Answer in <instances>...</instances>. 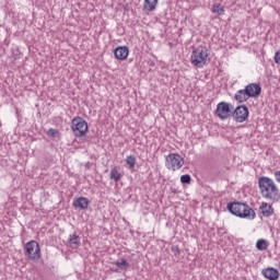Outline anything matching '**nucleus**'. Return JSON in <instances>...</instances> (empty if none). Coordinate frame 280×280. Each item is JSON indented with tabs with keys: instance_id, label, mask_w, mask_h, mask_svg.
I'll list each match as a JSON object with an SVG mask.
<instances>
[{
	"instance_id": "nucleus-11",
	"label": "nucleus",
	"mask_w": 280,
	"mask_h": 280,
	"mask_svg": "<svg viewBox=\"0 0 280 280\" xmlns=\"http://www.w3.org/2000/svg\"><path fill=\"white\" fill-rule=\"evenodd\" d=\"M82 244V238L80 237V235L73 233V234H70L69 237H68V246L69 248H72V249H78L80 248Z\"/></svg>"
},
{
	"instance_id": "nucleus-5",
	"label": "nucleus",
	"mask_w": 280,
	"mask_h": 280,
	"mask_svg": "<svg viewBox=\"0 0 280 280\" xmlns=\"http://www.w3.org/2000/svg\"><path fill=\"white\" fill-rule=\"evenodd\" d=\"M24 255L31 261H38L40 259V245L36 241H30L24 245Z\"/></svg>"
},
{
	"instance_id": "nucleus-16",
	"label": "nucleus",
	"mask_w": 280,
	"mask_h": 280,
	"mask_svg": "<svg viewBox=\"0 0 280 280\" xmlns=\"http://www.w3.org/2000/svg\"><path fill=\"white\" fill-rule=\"evenodd\" d=\"M260 213L265 215V218H270L272 213H275V209L272 206L268 205L267 202H262L261 206L259 207Z\"/></svg>"
},
{
	"instance_id": "nucleus-13",
	"label": "nucleus",
	"mask_w": 280,
	"mask_h": 280,
	"mask_svg": "<svg viewBox=\"0 0 280 280\" xmlns=\"http://www.w3.org/2000/svg\"><path fill=\"white\" fill-rule=\"evenodd\" d=\"M156 5H159V0H144L142 10L145 14H150L156 10Z\"/></svg>"
},
{
	"instance_id": "nucleus-14",
	"label": "nucleus",
	"mask_w": 280,
	"mask_h": 280,
	"mask_svg": "<svg viewBox=\"0 0 280 280\" xmlns=\"http://www.w3.org/2000/svg\"><path fill=\"white\" fill-rule=\"evenodd\" d=\"M89 205H90L89 198H85V197H79L73 201L74 209H81V210L89 209Z\"/></svg>"
},
{
	"instance_id": "nucleus-3",
	"label": "nucleus",
	"mask_w": 280,
	"mask_h": 280,
	"mask_svg": "<svg viewBox=\"0 0 280 280\" xmlns=\"http://www.w3.org/2000/svg\"><path fill=\"white\" fill-rule=\"evenodd\" d=\"M207 58H209V49L205 46H198L191 52L190 62L197 69H202L207 65Z\"/></svg>"
},
{
	"instance_id": "nucleus-17",
	"label": "nucleus",
	"mask_w": 280,
	"mask_h": 280,
	"mask_svg": "<svg viewBox=\"0 0 280 280\" xmlns=\"http://www.w3.org/2000/svg\"><path fill=\"white\" fill-rule=\"evenodd\" d=\"M114 266H117V268H120V270H124V268L128 269L130 268V264L128 260H126V258H122L120 260H116L114 262H112Z\"/></svg>"
},
{
	"instance_id": "nucleus-18",
	"label": "nucleus",
	"mask_w": 280,
	"mask_h": 280,
	"mask_svg": "<svg viewBox=\"0 0 280 280\" xmlns=\"http://www.w3.org/2000/svg\"><path fill=\"white\" fill-rule=\"evenodd\" d=\"M110 180H115V183H119L121 180V174L117 168H113L109 174Z\"/></svg>"
},
{
	"instance_id": "nucleus-24",
	"label": "nucleus",
	"mask_w": 280,
	"mask_h": 280,
	"mask_svg": "<svg viewBox=\"0 0 280 280\" xmlns=\"http://www.w3.org/2000/svg\"><path fill=\"white\" fill-rule=\"evenodd\" d=\"M58 130L57 129H54V128H50V129H48V135L50 136V137H57V135H58Z\"/></svg>"
},
{
	"instance_id": "nucleus-23",
	"label": "nucleus",
	"mask_w": 280,
	"mask_h": 280,
	"mask_svg": "<svg viewBox=\"0 0 280 280\" xmlns=\"http://www.w3.org/2000/svg\"><path fill=\"white\" fill-rule=\"evenodd\" d=\"M172 253H174V255H180V247H178L177 245H174L171 247Z\"/></svg>"
},
{
	"instance_id": "nucleus-8",
	"label": "nucleus",
	"mask_w": 280,
	"mask_h": 280,
	"mask_svg": "<svg viewBox=\"0 0 280 280\" xmlns=\"http://www.w3.org/2000/svg\"><path fill=\"white\" fill-rule=\"evenodd\" d=\"M232 117L238 124H244L248 119V107L245 105H238L232 113Z\"/></svg>"
},
{
	"instance_id": "nucleus-7",
	"label": "nucleus",
	"mask_w": 280,
	"mask_h": 280,
	"mask_svg": "<svg viewBox=\"0 0 280 280\" xmlns=\"http://www.w3.org/2000/svg\"><path fill=\"white\" fill-rule=\"evenodd\" d=\"M232 108H233V105L231 103L220 102L217 105L214 115H215V117H219V119L224 121L225 119H229V117L233 116Z\"/></svg>"
},
{
	"instance_id": "nucleus-22",
	"label": "nucleus",
	"mask_w": 280,
	"mask_h": 280,
	"mask_svg": "<svg viewBox=\"0 0 280 280\" xmlns=\"http://www.w3.org/2000/svg\"><path fill=\"white\" fill-rule=\"evenodd\" d=\"M180 183L183 185H189L191 183V176L189 174L182 175Z\"/></svg>"
},
{
	"instance_id": "nucleus-27",
	"label": "nucleus",
	"mask_w": 280,
	"mask_h": 280,
	"mask_svg": "<svg viewBox=\"0 0 280 280\" xmlns=\"http://www.w3.org/2000/svg\"><path fill=\"white\" fill-rule=\"evenodd\" d=\"M114 272H119V270L118 269H114Z\"/></svg>"
},
{
	"instance_id": "nucleus-10",
	"label": "nucleus",
	"mask_w": 280,
	"mask_h": 280,
	"mask_svg": "<svg viewBox=\"0 0 280 280\" xmlns=\"http://www.w3.org/2000/svg\"><path fill=\"white\" fill-rule=\"evenodd\" d=\"M130 50L128 46H118L114 49V56L116 60H127Z\"/></svg>"
},
{
	"instance_id": "nucleus-15",
	"label": "nucleus",
	"mask_w": 280,
	"mask_h": 280,
	"mask_svg": "<svg viewBox=\"0 0 280 280\" xmlns=\"http://www.w3.org/2000/svg\"><path fill=\"white\" fill-rule=\"evenodd\" d=\"M235 102H238V104H244V102H248L250 100V96H248V93L246 90H238L234 95Z\"/></svg>"
},
{
	"instance_id": "nucleus-26",
	"label": "nucleus",
	"mask_w": 280,
	"mask_h": 280,
	"mask_svg": "<svg viewBox=\"0 0 280 280\" xmlns=\"http://www.w3.org/2000/svg\"><path fill=\"white\" fill-rule=\"evenodd\" d=\"M275 178H276L277 183H280V171L275 172Z\"/></svg>"
},
{
	"instance_id": "nucleus-6",
	"label": "nucleus",
	"mask_w": 280,
	"mask_h": 280,
	"mask_svg": "<svg viewBox=\"0 0 280 280\" xmlns=\"http://www.w3.org/2000/svg\"><path fill=\"white\" fill-rule=\"evenodd\" d=\"M183 165H185V160L178 153H171L165 158L166 170H172L173 172H176L177 170H180Z\"/></svg>"
},
{
	"instance_id": "nucleus-12",
	"label": "nucleus",
	"mask_w": 280,
	"mask_h": 280,
	"mask_svg": "<svg viewBox=\"0 0 280 280\" xmlns=\"http://www.w3.org/2000/svg\"><path fill=\"white\" fill-rule=\"evenodd\" d=\"M261 275H262V277H265V279H268V280L279 279V270H277L272 267H268L266 269H262Z\"/></svg>"
},
{
	"instance_id": "nucleus-9",
	"label": "nucleus",
	"mask_w": 280,
	"mask_h": 280,
	"mask_svg": "<svg viewBox=\"0 0 280 280\" xmlns=\"http://www.w3.org/2000/svg\"><path fill=\"white\" fill-rule=\"evenodd\" d=\"M245 91L249 97H259L261 95V85L259 83H249L245 86Z\"/></svg>"
},
{
	"instance_id": "nucleus-19",
	"label": "nucleus",
	"mask_w": 280,
	"mask_h": 280,
	"mask_svg": "<svg viewBox=\"0 0 280 280\" xmlns=\"http://www.w3.org/2000/svg\"><path fill=\"white\" fill-rule=\"evenodd\" d=\"M212 12L219 16H222V14H224V7H222L220 3H215L212 5Z\"/></svg>"
},
{
	"instance_id": "nucleus-4",
	"label": "nucleus",
	"mask_w": 280,
	"mask_h": 280,
	"mask_svg": "<svg viewBox=\"0 0 280 280\" xmlns=\"http://www.w3.org/2000/svg\"><path fill=\"white\" fill-rule=\"evenodd\" d=\"M71 130L74 137H84V135L89 132V122H86V120L80 116L74 117L71 121Z\"/></svg>"
},
{
	"instance_id": "nucleus-25",
	"label": "nucleus",
	"mask_w": 280,
	"mask_h": 280,
	"mask_svg": "<svg viewBox=\"0 0 280 280\" xmlns=\"http://www.w3.org/2000/svg\"><path fill=\"white\" fill-rule=\"evenodd\" d=\"M275 62H276V65H280V51H277L275 54Z\"/></svg>"
},
{
	"instance_id": "nucleus-1",
	"label": "nucleus",
	"mask_w": 280,
	"mask_h": 280,
	"mask_svg": "<svg viewBox=\"0 0 280 280\" xmlns=\"http://www.w3.org/2000/svg\"><path fill=\"white\" fill-rule=\"evenodd\" d=\"M258 187L262 198L271 202H279V188H277L275 180L270 179V177H260L258 179Z\"/></svg>"
},
{
	"instance_id": "nucleus-20",
	"label": "nucleus",
	"mask_w": 280,
	"mask_h": 280,
	"mask_svg": "<svg viewBox=\"0 0 280 280\" xmlns=\"http://www.w3.org/2000/svg\"><path fill=\"white\" fill-rule=\"evenodd\" d=\"M257 250H266L268 248V242L264 238H260L256 242Z\"/></svg>"
},
{
	"instance_id": "nucleus-21",
	"label": "nucleus",
	"mask_w": 280,
	"mask_h": 280,
	"mask_svg": "<svg viewBox=\"0 0 280 280\" xmlns=\"http://www.w3.org/2000/svg\"><path fill=\"white\" fill-rule=\"evenodd\" d=\"M125 161L130 170L137 165V158H135V155L127 156Z\"/></svg>"
},
{
	"instance_id": "nucleus-2",
	"label": "nucleus",
	"mask_w": 280,
	"mask_h": 280,
	"mask_svg": "<svg viewBox=\"0 0 280 280\" xmlns=\"http://www.w3.org/2000/svg\"><path fill=\"white\" fill-rule=\"evenodd\" d=\"M228 211L232 213V215H236L237 218H247V220H255V210L250 208V206L244 202H231L228 203Z\"/></svg>"
}]
</instances>
